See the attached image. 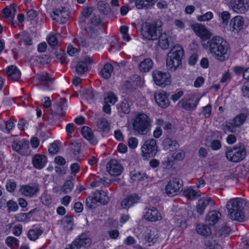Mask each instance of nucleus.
<instances>
[{
    "mask_svg": "<svg viewBox=\"0 0 249 249\" xmlns=\"http://www.w3.org/2000/svg\"><path fill=\"white\" fill-rule=\"evenodd\" d=\"M203 47L208 49L210 53L217 60L224 62L229 56L230 47L227 41L220 36H215L209 39L207 44L202 43Z\"/></svg>",
    "mask_w": 249,
    "mask_h": 249,
    "instance_id": "obj_1",
    "label": "nucleus"
},
{
    "mask_svg": "<svg viewBox=\"0 0 249 249\" xmlns=\"http://www.w3.org/2000/svg\"><path fill=\"white\" fill-rule=\"evenodd\" d=\"M228 217L232 220L244 222L246 217L243 212V201L241 198H234L229 200L226 205Z\"/></svg>",
    "mask_w": 249,
    "mask_h": 249,
    "instance_id": "obj_2",
    "label": "nucleus"
},
{
    "mask_svg": "<svg viewBox=\"0 0 249 249\" xmlns=\"http://www.w3.org/2000/svg\"><path fill=\"white\" fill-rule=\"evenodd\" d=\"M184 54L183 48L179 45H175L168 53L166 66L172 71H175L181 65V60Z\"/></svg>",
    "mask_w": 249,
    "mask_h": 249,
    "instance_id": "obj_3",
    "label": "nucleus"
},
{
    "mask_svg": "<svg viewBox=\"0 0 249 249\" xmlns=\"http://www.w3.org/2000/svg\"><path fill=\"white\" fill-rule=\"evenodd\" d=\"M132 125L135 132L142 135H146L151 128V120L145 114H138L134 119Z\"/></svg>",
    "mask_w": 249,
    "mask_h": 249,
    "instance_id": "obj_4",
    "label": "nucleus"
},
{
    "mask_svg": "<svg viewBox=\"0 0 249 249\" xmlns=\"http://www.w3.org/2000/svg\"><path fill=\"white\" fill-rule=\"evenodd\" d=\"M247 155L245 147L243 145L227 147L225 152L227 159L232 162H239L244 160Z\"/></svg>",
    "mask_w": 249,
    "mask_h": 249,
    "instance_id": "obj_5",
    "label": "nucleus"
},
{
    "mask_svg": "<svg viewBox=\"0 0 249 249\" xmlns=\"http://www.w3.org/2000/svg\"><path fill=\"white\" fill-rule=\"evenodd\" d=\"M182 180L178 178H172L166 185L165 192L169 196L179 194L183 190Z\"/></svg>",
    "mask_w": 249,
    "mask_h": 249,
    "instance_id": "obj_6",
    "label": "nucleus"
},
{
    "mask_svg": "<svg viewBox=\"0 0 249 249\" xmlns=\"http://www.w3.org/2000/svg\"><path fill=\"white\" fill-rule=\"evenodd\" d=\"M142 155L146 158L154 157L158 152L157 142L154 139L145 141L141 147Z\"/></svg>",
    "mask_w": 249,
    "mask_h": 249,
    "instance_id": "obj_7",
    "label": "nucleus"
},
{
    "mask_svg": "<svg viewBox=\"0 0 249 249\" xmlns=\"http://www.w3.org/2000/svg\"><path fill=\"white\" fill-rule=\"evenodd\" d=\"M152 77L155 83L162 88L171 84V75L169 72L160 71H154L152 72Z\"/></svg>",
    "mask_w": 249,
    "mask_h": 249,
    "instance_id": "obj_8",
    "label": "nucleus"
},
{
    "mask_svg": "<svg viewBox=\"0 0 249 249\" xmlns=\"http://www.w3.org/2000/svg\"><path fill=\"white\" fill-rule=\"evenodd\" d=\"M159 28L156 23H146L142 28V35L148 40H156L158 36V31Z\"/></svg>",
    "mask_w": 249,
    "mask_h": 249,
    "instance_id": "obj_9",
    "label": "nucleus"
},
{
    "mask_svg": "<svg viewBox=\"0 0 249 249\" xmlns=\"http://www.w3.org/2000/svg\"><path fill=\"white\" fill-rule=\"evenodd\" d=\"M39 191L40 187L37 183L22 185L19 189L22 195L30 198L36 196Z\"/></svg>",
    "mask_w": 249,
    "mask_h": 249,
    "instance_id": "obj_10",
    "label": "nucleus"
},
{
    "mask_svg": "<svg viewBox=\"0 0 249 249\" xmlns=\"http://www.w3.org/2000/svg\"><path fill=\"white\" fill-rule=\"evenodd\" d=\"M249 0H230V7L235 13H245L249 9Z\"/></svg>",
    "mask_w": 249,
    "mask_h": 249,
    "instance_id": "obj_11",
    "label": "nucleus"
},
{
    "mask_svg": "<svg viewBox=\"0 0 249 249\" xmlns=\"http://www.w3.org/2000/svg\"><path fill=\"white\" fill-rule=\"evenodd\" d=\"M73 249H88L91 244L90 238L86 233H82L72 243Z\"/></svg>",
    "mask_w": 249,
    "mask_h": 249,
    "instance_id": "obj_12",
    "label": "nucleus"
},
{
    "mask_svg": "<svg viewBox=\"0 0 249 249\" xmlns=\"http://www.w3.org/2000/svg\"><path fill=\"white\" fill-rule=\"evenodd\" d=\"M69 16L70 12L65 7H61L54 9L53 10V15H52L53 19L61 23L66 22Z\"/></svg>",
    "mask_w": 249,
    "mask_h": 249,
    "instance_id": "obj_13",
    "label": "nucleus"
},
{
    "mask_svg": "<svg viewBox=\"0 0 249 249\" xmlns=\"http://www.w3.org/2000/svg\"><path fill=\"white\" fill-rule=\"evenodd\" d=\"M248 115V112L246 113H241L237 115L232 123H227L225 127L231 132H235V127L240 126L245 121Z\"/></svg>",
    "mask_w": 249,
    "mask_h": 249,
    "instance_id": "obj_14",
    "label": "nucleus"
},
{
    "mask_svg": "<svg viewBox=\"0 0 249 249\" xmlns=\"http://www.w3.org/2000/svg\"><path fill=\"white\" fill-rule=\"evenodd\" d=\"M191 27L196 35L200 37L203 41L210 39L212 34L204 25L196 23L192 25Z\"/></svg>",
    "mask_w": 249,
    "mask_h": 249,
    "instance_id": "obj_15",
    "label": "nucleus"
},
{
    "mask_svg": "<svg viewBox=\"0 0 249 249\" xmlns=\"http://www.w3.org/2000/svg\"><path fill=\"white\" fill-rule=\"evenodd\" d=\"M108 173L112 176L120 175L123 170V168L116 160H110L107 164Z\"/></svg>",
    "mask_w": 249,
    "mask_h": 249,
    "instance_id": "obj_16",
    "label": "nucleus"
},
{
    "mask_svg": "<svg viewBox=\"0 0 249 249\" xmlns=\"http://www.w3.org/2000/svg\"><path fill=\"white\" fill-rule=\"evenodd\" d=\"M174 39V36L169 32L162 33L159 37V45L163 49H167L173 45Z\"/></svg>",
    "mask_w": 249,
    "mask_h": 249,
    "instance_id": "obj_17",
    "label": "nucleus"
},
{
    "mask_svg": "<svg viewBox=\"0 0 249 249\" xmlns=\"http://www.w3.org/2000/svg\"><path fill=\"white\" fill-rule=\"evenodd\" d=\"M199 101V99L195 97L189 99H182L178 102V105L186 110H192L196 108Z\"/></svg>",
    "mask_w": 249,
    "mask_h": 249,
    "instance_id": "obj_18",
    "label": "nucleus"
},
{
    "mask_svg": "<svg viewBox=\"0 0 249 249\" xmlns=\"http://www.w3.org/2000/svg\"><path fill=\"white\" fill-rule=\"evenodd\" d=\"M140 196L136 194H131L125 197L121 202V206L124 209L128 210L140 201Z\"/></svg>",
    "mask_w": 249,
    "mask_h": 249,
    "instance_id": "obj_19",
    "label": "nucleus"
},
{
    "mask_svg": "<svg viewBox=\"0 0 249 249\" xmlns=\"http://www.w3.org/2000/svg\"><path fill=\"white\" fill-rule=\"evenodd\" d=\"M144 214L143 215L145 219L150 221H157L161 219L160 213L155 207L146 208L144 209Z\"/></svg>",
    "mask_w": 249,
    "mask_h": 249,
    "instance_id": "obj_20",
    "label": "nucleus"
},
{
    "mask_svg": "<svg viewBox=\"0 0 249 249\" xmlns=\"http://www.w3.org/2000/svg\"><path fill=\"white\" fill-rule=\"evenodd\" d=\"M142 85L141 78L137 75L127 80L123 84V87L127 91L135 89L138 86Z\"/></svg>",
    "mask_w": 249,
    "mask_h": 249,
    "instance_id": "obj_21",
    "label": "nucleus"
},
{
    "mask_svg": "<svg viewBox=\"0 0 249 249\" xmlns=\"http://www.w3.org/2000/svg\"><path fill=\"white\" fill-rule=\"evenodd\" d=\"M6 72L8 78L14 81H18L21 77L20 71L14 65L8 67Z\"/></svg>",
    "mask_w": 249,
    "mask_h": 249,
    "instance_id": "obj_22",
    "label": "nucleus"
},
{
    "mask_svg": "<svg viewBox=\"0 0 249 249\" xmlns=\"http://www.w3.org/2000/svg\"><path fill=\"white\" fill-rule=\"evenodd\" d=\"M214 203L212 199L210 197H203L198 200L196 206L197 213L202 215L204 212L206 208L209 205H212Z\"/></svg>",
    "mask_w": 249,
    "mask_h": 249,
    "instance_id": "obj_23",
    "label": "nucleus"
},
{
    "mask_svg": "<svg viewBox=\"0 0 249 249\" xmlns=\"http://www.w3.org/2000/svg\"><path fill=\"white\" fill-rule=\"evenodd\" d=\"M162 145L165 150L170 152L174 151L179 147L178 142L170 138H165L163 140Z\"/></svg>",
    "mask_w": 249,
    "mask_h": 249,
    "instance_id": "obj_24",
    "label": "nucleus"
},
{
    "mask_svg": "<svg viewBox=\"0 0 249 249\" xmlns=\"http://www.w3.org/2000/svg\"><path fill=\"white\" fill-rule=\"evenodd\" d=\"M154 97L155 101L159 106L162 107H166L169 106V101L166 93L159 92L155 94Z\"/></svg>",
    "mask_w": 249,
    "mask_h": 249,
    "instance_id": "obj_25",
    "label": "nucleus"
},
{
    "mask_svg": "<svg viewBox=\"0 0 249 249\" xmlns=\"http://www.w3.org/2000/svg\"><path fill=\"white\" fill-rule=\"evenodd\" d=\"M83 137L89 141L90 143L96 144L98 142L97 140L94 137L91 129L86 126H83L81 130Z\"/></svg>",
    "mask_w": 249,
    "mask_h": 249,
    "instance_id": "obj_26",
    "label": "nucleus"
},
{
    "mask_svg": "<svg viewBox=\"0 0 249 249\" xmlns=\"http://www.w3.org/2000/svg\"><path fill=\"white\" fill-rule=\"evenodd\" d=\"M221 214L217 211L209 212L206 217V221L209 225H214L219 220Z\"/></svg>",
    "mask_w": 249,
    "mask_h": 249,
    "instance_id": "obj_27",
    "label": "nucleus"
},
{
    "mask_svg": "<svg viewBox=\"0 0 249 249\" xmlns=\"http://www.w3.org/2000/svg\"><path fill=\"white\" fill-rule=\"evenodd\" d=\"M153 64V60L151 58H145L139 64V70L142 72H147L152 69Z\"/></svg>",
    "mask_w": 249,
    "mask_h": 249,
    "instance_id": "obj_28",
    "label": "nucleus"
},
{
    "mask_svg": "<svg viewBox=\"0 0 249 249\" xmlns=\"http://www.w3.org/2000/svg\"><path fill=\"white\" fill-rule=\"evenodd\" d=\"M47 161L45 156L40 154L36 155L33 158L32 162L34 166L37 169H41Z\"/></svg>",
    "mask_w": 249,
    "mask_h": 249,
    "instance_id": "obj_29",
    "label": "nucleus"
},
{
    "mask_svg": "<svg viewBox=\"0 0 249 249\" xmlns=\"http://www.w3.org/2000/svg\"><path fill=\"white\" fill-rule=\"evenodd\" d=\"M38 211L37 208L34 209L27 213H20L16 214L15 216L17 221L21 222L27 223L30 220V218L34 213Z\"/></svg>",
    "mask_w": 249,
    "mask_h": 249,
    "instance_id": "obj_30",
    "label": "nucleus"
},
{
    "mask_svg": "<svg viewBox=\"0 0 249 249\" xmlns=\"http://www.w3.org/2000/svg\"><path fill=\"white\" fill-rule=\"evenodd\" d=\"M93 9L91 7H88L84 9L82 11L83 16L80 18L79 23L81 27H84L86 22H89V19L88 18L89 16L92 15Z\"/></svg>",
    "mask_w": 249,
    "mask_h": 249,
    "instance_id": "obj_31",
    "label": "nucleus"
},
{
    "mask_svg": "<svg viewBox=\"0 0 249 249\" xmlns=\"http://www.w3.org/2000/svg\"><path fill=\"white\" fill-rule=\"evenodd\" d=\"M16 11V5L13 4L10 7L4 8L2 13L5 18L11 21L14 19Z\"/></svg>",
    "mask_w": 249,
    "mask_h": 249,
    "instance_id": "obj_32",
    "label": "nucleus"
},
{
    "mask_svg": "<svg viewBox=\"0 0 249 249\" xmlns=\"http://www.w3.org/2000/svg\"><path fill=\"white\" fill-rule=\"evenodd\" d=\"M95 199L97 200L98 203L106 205L109 201V197L107 193L103 191H96L94 194Z\"/></svg>",
    "mask_w": 249,
    "mask_h": 249,
    "instance_id": "obj_33",
    "label": "nucleus"
},
{
    "mask_svg": "<svg viewBox=\"0 0 249 249\" xmlns=\"http://www.w3.org/2000/svg\"><path fill=\"white\" fill-rule=\"evenodd\" d=\"M86 62L81 61L78 62L76 66V71L78 74H82L86 72L88 70V65L87 63L89 64L92 63V60L89 57L85 58Z\"/></svg>",
    "mask_w": 249,
    "mask_h": 249,
    "instance_id": "obj_34",
    "label": "nucleus"
},
{
    "mask_svg": "<svg viewBox=\"0 0 249 249\" xmlns=\"http://www.w3.org/2000/svg\"><path fill=\"white\" fill-rule=\"evenodd\" d=\"M158 237V231L155 228H153L150 230H147L145 239L148 243L154 244L157 241Z\"/></svg>",
    "mask_w": 249,
    "mask_h": 249,
    "instance_id": "obj_35",
    "label": "nucleus"
},
{
    "mask_svg": "<svg viewBox=\"0 0 249 249\" xmlns=\"http://www.w3.org/2000/svg\"><path fill=\"white\" fill-rule=\"evenodd\" d=\"M73 217L72 216H66L61 220V226L65 231H70L73 228Z\"/></svg>",
    "mask_w": 249,
    "mask_h": 249,
    "instance_id": "obj_36",
    "label": "nucleus"
},
{
    "mask_svg": "<svg viewBox=\"0 0 249 249\" xmlns=\"http://www.w3.org/2000/svg\"><path fill=\"white\" fill-rule=\"evenodd\" d=\"M184 196L189 199L193 200L200 196V192L195 190L192 187L185 188L183 192Z\"/></svg>",
    "mask_w": 249,
    "mask_h": 249,
    "instance_id": "obj_37",
    "label": "nucleus"
},
{
    "mask_svg": "<svg viewBox=\"0 0 249 249\" xmlns=\"http://www.w3.org/2000/svg\"><path fill=\"white\" fill-rule=\"evenodd\" d=\"M244 24L243 18L240 16H237L231 19V25L233 29L238 30L241 29Z\"/></svg>",
    "mask_w": 249,
    "mask_h": 249,
    "instance_id": "obj_38",
    "label": "nucleus"
},
{
    "mask_svg": "<svg viewBox=\"0 0 249 249\" xmlns=\"http://www.w3.org/2000/svg\"><path fill=\"white\" fill-rule=\"evenodd\" d=\"M113 70V67L110 64H106L100 71L101 76L105 79H108L110 77L111 73Z\"/></svg>",
    "mask_w": 249,
    "mask_h": 249,
    "instance_id": "obj_39",
    "label": "nucleus"
},
{
    "mask_svg": "<svg viewBox=\"0 0 249 249\" xmlns=\"http://www.w3.org/2000/svg\"><path fill=\"white\" fill-rule=\"evenodd\" d=\"M196 230L197 233L203 236H209L211 234V230L209 226L205 224H200L196 226Z\"/></svg>",
    "mask_w": 249,
    "mask_h": 249,
    "instance_id": "obj_40",
    "label": "nucleus"
},
{
    "mask_svg": "<svg viewBox=\"0 0 249 249\" xmlns=\"http://www.w3.org/2000/svg\"><path fill=\"white\" fill-rule=\"evenodd\" d=\"M17 38L21 43H23L25 45H30L31 44L32 40L29 34L25 32H23L17 35Z\"/></svg>",
    "mask_w": 249,
    "mask_h": 249,
    "instance_id": "obj_41",
    "label": "nucleus"
},
{
    "mask_svg": "<svg viewBox=\"0 0 249 249\" xmlns=\"http://www.w3.org/2000/svg\"><path fill=\"white\" fill-rule=\"evenodd\" d=\"M28 145L27 142L23 140L22 141L15 140L12 143V148L13 150L17 152H19L22 149L26 148Z\"/></svg>",
    "mask_w": 249,
    "mask_h": 249,
    "instance_id": "obj_42",
    "label": "nucleus"
},
{
    "mask_svg": "<svg viewBox=\"0 0 249 249\" xmlns=\"http://www.w3.org/2000/svg\"><path fill=\"white\" fill-rule=\"evenodd\" d=\"M97 126L101 131L108 132L110 130V127L107 120L105 118H100L97 121Z\"/></svg>",
    "mask_w": 249,
    "mask_h": 249,
    "instance_id": "obj_43",
    "label": "nucleus"
},
{
    "mask_svg": "<svg viewBox=\"0 0 249 249\" xmlns=\"http://www.w3.org/2000/svg\"><path fill=\"white\" fill-rule=\"evenodd\" d=\"M43 231L40 229H31L27 233V236L30 240L35 241L40 235L42 234Z\"/></svg>",
    "mask_w": 249,
    "mask_h": 249,
    "instance_id": "obj_44",
    "label": "nucleus"
},
{
    "mask_svg": "<svg viewBox=\"0 0 249 249\" xmlns=\"http://www.w3.org/2000/svg\"><path fill=\"white\" fill-rule=\"evenodd\" d=\"M56 106L57 113L61 115H64L65 113L63 112V110L67 106L66 99L65 98L60 99L56 103Z\"/></svg>",
    "mask_w": 249,
    "mask_h": 249,
    "instance_id": "obj_45",
    "label": "nucleus"
},
{
    "mask_svg": "<svg viewBox=\"0 0 249 249\" xmlns=\"http://www.w3.org/2000/svg\"><path fill=\"white\" fill-rule=\"evenodd\" d=\"M156 0H136L135 4L138 9H142L152 5Z\"/></svg>",
    "mask_w": 249,
    "mask_h": 249,
    "instance_id": "obj_46",
    "label": "nucleus"
},
{
    "mask_svg": "<svg viewBox=\"0 0 249 249\" xmlns=\"http://www.w3.org/2000/svg\"><path fill=\"white\" fill-rule=\"evenodd\" d=\"M130 177L133 181H140L144 179V178H147L144 173L136 171L131 172Z\"/></svg>",
    "mask_w": 249,
    "mask_h": 249,
    "instance_id": "obj_47",
    "label": "nucleus"
},
{
    "mask_svg": "<svg viewBox=\"0 0 249 249\" xmlns=\"http://www.w3.org/2000/svg\"><path fill=\"white\" fill-rule=\"evenodd\" d=\"M73 43L79 46L85 47L88 46V43L85 36L83 34L78 36L73 41Z\"/></svg>",
    "mask_w": 249,
    "mask_h": 249,
    "instance_id": "obj_48",
    "label": "nucleus"
},
{
    "mask_svg": "<svg viewBox=\"0 0 249 249\" xmlns=\"http://www.w3.org/2000/svg\"><path fill=\"white\" fill-rule=\"evenodd\" d=\"M37 78L42 82L53 83L54 81L53 78L52 77L49 73L43 72L37 75Z\"/></svg>",
    "mask_w": 249,
    "mask_h": 249,
    "instance_id": "obj_49",
    "label": "nucleus"
},
{
    "mask_svg": "<svg viewBox=\"0 0 249 249\" xmlns=\"http://www.w3.org/2000/svg\"><path fill=\"white\" fill-rule=\"evenodd\" d=\"M117 101V97L115 94L109 92L107 93L106 96L104 98V102L105 104H110L114 105Z\"/></svg>",
    "mask_w": 249,
    "mask_h": 249,
    "instance_id": "obj_50",
    "label": "nucleus"
},
{
    "mask_svg": "<svg viewBox=\"0 0 249 249\" xmlns=\"http://www.w3.org/2000/svg\"><path fill=\"white\" fill-rule=\"evenodd\" d=\"M95 92L90 89H86L83 94V99L89 102L93 101L95 98Z\"/></svg>",
    "mask_w": 249,
    "mask_h": 249,
    "instance_id": "obj_51",
    "label": "nucleus"
},
{
    "mask_svg": "<svg viewBox=\"0 0 249 249\" xmlns=\"http://www.w3.org/2000/svg\"><path fill=\"white\" fill-rule=\"evenodd\" d=\"M74 185L71 180L66 181L61 190L65 194L70 193L73 188Z\"/></svg>",
    "mask_w": 249,
    "mask_h": 249,
    "instance_id": "obj_52",
    "label": "nucleus"
},
{
    "mask_svg": "<svg viewBox=\"0 0 249 249\" xmlns=\"http://www.w3.org/2000/svg\"><path fill=\"white\" fill-rule=\"evenodd\" d=\"M17 184L14 179H8L6 183V188L9 192L13 193L15 191Z\"/></svg>",
    "mask_w": 249,
    "mask_h": 249,
    "instance_id": "obj_53",
    "label": "nucleus"
},
{
    "mask_svg": "<svg viewBox=\"0 0 249 249\" xmlns=\"http://www.w3.org/2000/svg\"><path fill=\"white\" fill-rule=\"evenodd\" d=\"M6 243L9 247H15L18 246L19 241L15 237L9 236L6 239Z\"/></svg>",
    "mask_w": 249,
    "mask_h": 249,
    "instance_id": "obj_54",
    "label": "nucleus"
},
{
    "mask_svg": "<svg viewBox=\"0 0 249 249\" xmlns=\"http://www.w3.org/2000/svg\"><path fill=\"white\" fill-rule=\"evenodd\" d=\"M213 15L211 12H207L205 14L198 16L197 19L199 21H208L213 18Z\"/></svg>",
    "mask_w": 249,
    "mask_h": 249,
    "instance_id": "obj_55",
    "label": "nucleus"
},
{
    "mask_svg": "<svg viewBox=\"0 0 249 249\" xmlns=\"http://www.w3.org/2000/svg\"><path fill=\"white\" fill-rule=\"evenodd\" d=\"M174 158L172 154L168 155L167 158L162 161V164L165 168L171 166L174 164Z\"/></svg>",
    "mask_w": 249,
    "mask_h": 249,
    "instance_id": "obj_56",
    "label": "nucleus"
},
{
    "mask_svg": "<svg viewBox=\"0 0 249 249\" xmlns=\"http://www.w3.org/2000/svg\"><path fill=\"white\" fill-rule=\"evenodd\" d=\"M97 203L98 202L95 199V196L93 197L89 196L86 200V205L89 208H95Z\"/></svg>",
    "mask_w": 249,
    "mask_h": 249,
    "instance_id": "obj_57",
    "label": "nucleus"
},
{
    "mask_svg": "<svg viewBox=\"0 0 249 249\" xmlns=\"http://www.w3.org/2000/svg\"><path fill=\"white\" fill-rule=\"evenodd\" d=\"M120 109L125 114H128L130 112V106L127 100H124L122 102L120 105Z\"/></svg>",
    "mask_w": 249,
    "mask_h": 249,
    "instance_id": "obj_58",
    "label": "nucleus"
},
{
    "mask_svg": "<svg viewBox=\"0 0 249 249\" xmlns=\"http://www.w3.org/2000/svg\"><path fill=\"white\" fill-rule=\"evenodd\" d=\"M98 8L99 10L102 12V13L105 14L107 13L108 12V4L107 3H106L103 1H99L98 2Z\"/></svg>",
    "mask_w": 249,
    "mask_h": 249,
    "instance_id": "obj_59",
    "label": "nucleus"
},
{
    "mask_svg": "<svg viewBox=\"0 0 249 249\" xmlns=\"http://www.w3.org/2000/svg\"><path fill=\"white\" fill-rule=\"evenodd\" d=\"M80 143L77 142H74L71 143V150L74 155H77L80 153Z\"/></svg>",
    "mask_w": 249,
    "mask_h": 249,
    "instance_id": "obj_60",
    "label": "nucleus"
},
{
    "mask_svg": "<svg viewBox=\"0 0 249 249\" xmlns=\"http://www.w3.org/2000/svg\"><path fill=\"white\" fill-rule=\"evenodd\" d=\"M6 206L9 212H16L18 209V204L16 202L11 200L8 201L7 202Z\"/></svg>",
    "mask_w": 249,
    "mask_h": 249,
    "instance_id": "obj_61",
    "label": "nucleus"
},
{
    "mask_svg": "<svg viewBox=\"0 0 249 249\" xmlns=\"http://www.w3.org/2000/svg\"><path fill=\"white\" fill-rule=\"evenodd\" d=\"M172 156H174L175 160H182L185 156V152L182 150H179L177 152L172 154Z\"/></svg>",
    "mask_w": 249,
    "mask_h": 249,
    "instance_id": "obj_62",
    "label": "nucleus"
},
{
    "mask_svg": "<svg viewBox=\"0 0 249 249\" xmlns=\"http://www.w3.org/2000/svg\"><path fill=\"white\" fill-rule=\"evenodd\" d=\"M86 32L88 33L91 37H94L97 35V33L94 28L90 26L87 27L86 24H84V27H81Z\"/></svg>",
    "mask_w": 249,
    "mask_h": 249,
    "instance_id": "obj_63",
    "label": "nucleus"
},
{
    "mask_svg": "<svg viewBox=\"0 0 249 249\" xmlns=\"http://www.w3.org/2000/svg\"><path fill=\"white\" fill-rule=\"evenodd\" d=\"M242 92L244 97L249 98V82H246L243 85Z\"/></svg>",
    "mask_w": 249,
    "mask_h": 249,
    "instance_id": "obj_64",
    "label": "nucleus"
}]
</instances>
